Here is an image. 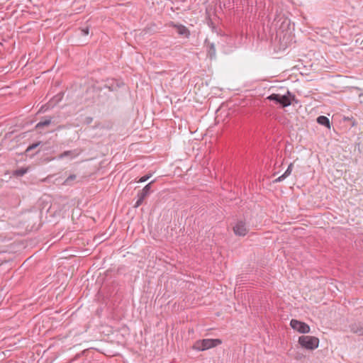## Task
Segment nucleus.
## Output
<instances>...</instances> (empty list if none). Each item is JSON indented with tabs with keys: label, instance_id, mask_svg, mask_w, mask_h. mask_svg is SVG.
<instances>
[{
	"label": "nucleus",
	"instance_id": "nucleus-1",
	"mask_svg": "<svg viewBox=\"0 0 363 363\" xmlns=\"http://www.w3.org/2000/svg\"><path fill=\"white\" fill-rule=\"evenodd\" d=\"M222 343L220 339H203L196 341L194 345V348L199 351L206 350L215 347Z\"/></svg>",
	"mask_w": 363,
	"mask_h": 363
},
{
	"label": "nucleus",
	"instance_id": "nucleus-2",
	"mask_svg": "<svg viewBox=\"0 0 363 363\" xmlns=\"http://www.w3.org/2000/svg\"><path fill=\"white\" fill-rule=\"evenodd\" d=\"M298 343L306 350H313L318 347L319 340L314 336L303 335L299 337Z\"/></svg>",
	"mask_w": 363,
	"mask_h": 363
},
{
	"label": "nucleus",
	"instance_id": "nucleus-3",
	"mask_svg": "<svg viewBox=\"0 0 363 363\" xmlns=\"http://www.w3.org/2000/svg\"><path fill=\"white\" fill-rule=\"evenodd\" d=\"M267 99L274 102L275 104L279 105L282 108L291 105V101L289 99V96H288V91L284 95L272 94L267 97Z\"/></svg>",
	"mask_w": 363,
	"mask_h": 363
},
{
	"label": "nucleus",
	"instance_id": "nucleus-4",
	"mask_svg": "<svg viewBox=\"0 0 363 363\" xmlns=\"http://www.w3.org/2000/svg\"><path fill=\"white\" fill-rule=\"evenodd\" d=\"M156 190L155 181L148 183L143 189L140 190L138 193V200L135 204H142L146 198H147L151 193Z\"/></svg>",
	"mask_w": 363,
	"mask_h": 363
},
{
	"label": "nucleus",
	"instance_id": "nucleus-5",
	"mask_svg": "<svg viewBox=\"0 0 363 363\" xmlns=\"http://www.w3.org/2000/svg\"><path fill=\"white\" fill-rule=\"evenodd\" d=\"M290 325L294 330L301 333H308L310 332V327L308 324L296 319L291 320Z\"/></svg>",
	"mask_w": 363,
	"mask_h": 363
},
{
	"label": "nucleus",
	"instance_id": "nucleus-6",
	"mask_svg": "<svg viewBox=\"0 0 363 363\" xmlns=\"http://www.w3.org/2000/svg\"><path fill=\"white\" fill-rule=\"evenodd\" d=\"M167 26L168 27L174 28L177 30V33L179 35H182L185 38H189L190 35V31L184 25L182 24H177L173 21L169 22Z\"/></svg>",
	"mask_w": 363,
	"mask_h": 363
},
{
	"label": "nucleus",
	"instance_id": "nucleus-7",
	"mask_svg": "<svg viewBox=\"0 0 363 363\" xmlns=\"http://www.w3.org/2000/svg\"><path fill=\"white\" fill-rule=\"evenodd\" d=\"M233 232L236 235L245 236L247 233L245 223L242 220L238 221L235 225L233 227Z\"/></svg>",
	"mask_w": 363,
	"mask_h": 363
},
{
	"label": "nucleus",
	"instance_id": "nucleus-8",
	"mask_svg": "<svg viewBox=\"0 0 363 363\" xmlns=\"http://www.w3.org/2000/svg\"><path fill=\"white\" fill-rule=\"evenodd\" d=\"M42 144V142L41 141H38L36 143H34L30 145H28V147L26 148V150H25L24 152V155L27 157H29L30 158L33 157L35 155H36L37 154H38L40 151V149H38L34 153H32V154H30V152L36 149L37 147H38L40 145Z\"/></svg>",
	"mask_w": 363,
	"mask_h": 363
},
{
	"label": "nucleus",
	"instance_id": "nucleus-9",
	"mask_svg": "<svg viewBox=\"0 0 363 363\" xmlns=\"http://www.w3.org/2000/svg\"><path fill=\"white\" fill-rule=\"evenodd\" d=\"M350 330L357 335H363V322H355L350 325Z\"/></svg>",
	"mask_w": 363,
	"mask_h": 363
},
{
	"label": "nucleus",
	"instance_id": "nucleus-10",
	"mask_svg": "<svg viewBox=\"0 0 363 363\" xmlns=\"http://www.w3.org/2000/svg\"><path fill=\"white\" fill-rule=\"evenodd\" d=\"M52 120V117L51 116H45L43 117L36 125L35 129L40 130L42 128L47 127L51 124Z\"/></svg>",
	"mask_w": 363,
	"mask_h": 363
},
{
	"label": "nucleus",
	"instance_id": "nucleus-11",
	"mask_svg": "<svg viewBox=\"0 0 363 363\" xmlns=\"http://www.w3.org/2000/svg\"><path fill=\"white\" fill-rule=\"evenodd\" d=\"M64 96V92H60L55 96H54L49 101V104L50 106H55L57 105L60 101H62Z\"/></svg>",
	"mask_w": 363,
	"mask_h": 363
},
{
	"label": "nucleus",
	"instance_id": "nucleus-12",
	"mask_svg": "<svg viewBox=\"0 0 363 363\" xmlns=\"http://www.w3.org/2000/svg\"><path fill=\"white\" fill-rule=\"evenodd\" d=\"M316 121L320 125L330 128V120L328 117L325 116H320L317 118Z\"/></svg>",
	"mask_w": 363,
	"mask_h": 363
},
{
	"label": "nucleus",
	"instance_id": "nucleus-13",
	"mask_svg": "<svg viewBox=\"0 0 363 363\" xmlns=\"http://www.w3.org/2000/svg\"><path fill=\"white\" fill-rule=\"evenodd\" d=\"M28 167H26V168L22 167V168L17 169L14 170L13 172V175L16 177H22L25 174H26L28 172Z\"/></svg>",
	"mask_w": 363,
	"mask_h": 363
},
{
	"label": "nucleus",
	"instance_id": "nucleus-14",
	"mask_svg": "<svg viewBox=\"0 0 363 363\" xmlns=\"http://www.w3.org/2000/svg\"><path fill=\"white\" fill-rule=\"evenodd\" d=\"M69 156L71 157H74L76 156V154H74V152L72 150H67V151L63 152L60 155H59L57 158L63 159L64 157H69Z\"/></svg>",
	"mask_w": 363,
	"mask_h": 363
},
{
	"label": "nucleus",
	"instance_id": "nucleus-15",
	"mask_svg": "<svg viewBox=\"0 0 363 363\" xmlns=\"http://www.w3.org/2000/svg\"><path fill=\"white\" fill-rule=\"evenodd\" d=\"M208 48V55L212 58L216 56V48L213 43H210L207 45Z\"/></svg>",
	"mask_w": 363,
	"mask_h": 363
},
{
	"label": "nucleus",
	"instance_id": "nucleus-16",
	"mask_svg": "<svg viewBox=\"0 0 363 363\" xmlns=\"http://www.w3.org/2000/svg\"><path fill=\"white\" fill-rule=\"evenodd\" d=\"M77 178L75 174H70L63 182V185L70 186L72 184V182L74 181Z\"/></svg>",
	"mask_w": 363,
	"mask_h": 363
},
{
	"label": "nucleus",
	"instance_id": "nucleus-17",
	"mask_svg": "<svg viewBox=\"0 0 363 363\" xmlns=\"http://www.w3.org/2000/svg\"><path fill=\"white\" fill-rule=\"evenodd\" d=\"M79 33H80V35H82V36L88 35L89 33V27L86 26L85 28H79Z\"/></svg>",
	"mask_w": 363,
	"mask_h": 363
},
{
	"label": "nucleus",
	"instance_id": "nucleus-18",
	"mask_svg": "<svg viewBox=\"0 0 363 363\" xmlns=\"http://www.w3.org/2000/svg\"><path fill=\"white\" fill-rule=\"evenodd\" d=\"M288 96H289V99L291 101V104L298 103V100L296 98V96L289 91H288Z\"/></svg>",
	"mask_w": 363,
	"mask_h": 363
},
{
	"label": "nucleus",
	"instance_id": "nucleus-19",
	"mask_svg": "<svg viewBox=\"0 0 363 363\" xmlns=\"http://www.w3.org/2000/svg\"><path fill=\"white\" fill-rule=\"evenodd\" d=\"M293 167H294V164L293 163H291L289 166H288V168L286 169V170L285 171V172L284 173V176L286 177H287L288 176H289L292 172V169H293Z\"/></svg>",
	"mask_w": 363,
	"mask_h": 363
},
{
	"label": "nucleus",
	"instance_id": "nucleus-20",
	"mask_svg": "<svg viewBox=\"0 0 363 363\" xmlns=\"http://www.w3.org/2000/svg\"><path fill=\"white\" fill-rule=\"evenodd\" d=\"M286 177L284 176V174H283L282 175H281L280 177H279L278 178H277L274 182V183H277V182H282L284 179H285Z\"/></svg>",
	"mask_w": 363,
	"mask_h": 363
},
{
	"label": "nucleus",
	"instance_id": "nucleus-21",
	"mask_svg": "<svg viewBox=\"0 0 363 363\" xmlns=\"http://www.w3.org/2000/svg\"><path fill=\"white\" fill-rule=\"evenodd\" d=\"M286 177L284 176V174H283L282 175H281L280 177H279L278 178H277L274 182V183H277V182H282L284 179H285Z\"/></svg>",
	"mask_w": 363,
	"mask_h": 363
},
{
	"label": "nucleus",
	"instance_id": "nucleus-22",
	"mask_svg": "<svg viewBox=\"0 0 363 363\" xmlns=\"http://www.w3.org/2000/svg\"><path fill=\"white\" fill-rule=\"evenodd\" d=\"M92 121H93V118L90 117V116L86 117L84 119V123L87 125L91 123Z\"/></svg>",
	"mask_w": 363,
	"mask_h": 363
},
{
	"label": "nucleus",
	"instance_id": "nucleus-23",
	"mask_svg": "<svg viewBox=\"0 0 363 363\" xmlns=\"http://www.w3.org/2000/svg\"><path fill=\"white\" fill-rule=\"evenodd\" d=\"M146 181H147V177H145V175H144L138 179V182H145Z\"/></svg>",
	"mask_w": 363,
	"mask_h": 363
},
{
	"label": "nucleus",
	"instance_id": "nucleus-24",
	"mask_svg": "<svg viewBox=\"0 0 363 363\" xmlns=\"http://www.w3.org/2000/svg\"><path fill=\"white\" fill-rule=\"evenodd\" d=\"M152 177V174L149 173L145 174V177H147V179L148 180Z\"/></svg>",
	"mask_w": 363,
	"mask_h": 363
},
{
	"label": "nucleus",
	"instance_id": "nucleus-25",
	"mask_svg": "<svg viewBox=\"0 0 363 363\" xmlns=\"http://www.w3.org/2000/svg\"><path fill=\"white\" fill-rule=\"evenodd\" d=\"M108 89H109V90H111V91H113V87H111V86H108Z\"/></svg>",
	"mask_w": 363,
	"mask_h": 363
},
{
	"label": "nucleus",
	"instance_id": "nucleus-26",
	"mask_svg": "<svg viewBox=\"0 0 363 363\" xmlns=\"http://www.w3.org/2000/svg\"><path fill=\"white\" fill-rule=\"evenodd\" d=\"M88 363H90V362H89Z\"/></svg>",
	"mask_w": 363,
	"mask_h": 363
}]
</instances>
